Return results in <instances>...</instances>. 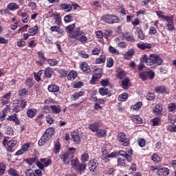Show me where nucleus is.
<instances>
[{
	"instance_id": "nucleus-16",
	"label": "nucleus",
	"mask_w": 176,
	"mask_h": 176,
	"mask_svg": "<svg viewBox=\"0 0 176 176\" xmlns=\"http://www.w3.org/2000/svg\"><path fill=\"white\" fill-rule=\"evenodd\" d=\"M60 151H61V144H60V139L58 138L54 142V153L58 155Z\"/></svg>"
},
{
	"instance_id": "nucleus-45",
	"label": "nucleus",
	"mask_w": 176,
	"mask_h": 176,
	"mask_svg": "<svg viewBox=\"0 0 176 176\" xmlns=\"http://www.w3.org/2000/svg\"><path fill=\"white\" fill-rule=\"evenodd\" d=\"M107 60V57L105 55H101L99 58H96L95 60L96 64H102V63H105Z\"/></svg>"
},
{
	"instance_id": "nucleus-36",
	"label": "nucleus",
	"mask_w": 176,
	"mask_h": 176,
	"mask_svg": "<svg viewBox=\"0 0 176 176\" xmlns=\"http://www.w3.org/2000/svg\"><path fill=\"white\" fill-rule=\"evenodd\" d=\"M44 115L42 113H40L37 116V117L34 119V121L38 124V126H42L43 124V118Z\"/></svg>"
},
{
	"instance_id": "nucleus-28",
	"label": "nucleus",
	"mask_w": 176,
	"mask_h": 176,
	"mask_svg": "<svg viewBox=\"0 0 176 176\" xmlns=\"http://www.w3.org/2000/svg\"><path fill=\"white\" fill-rule=\"evenodd\" d=\"M130 83V78H125L121 81V87L124 89L125 90H129V84Z\"/></svg>"
},
{
	"instance_id": "nucleus-26",
	"label": "nucleus",
	"mask_w": 176,
	"mask_h": 176,
	"mask_svg": "<svg viewBox=\"0 0 176 176\" xmlns=\"http://www.w3.org/2000/svg\"><path fill=\"white\" fill-rule=\"evenodd\" d=\"M135 54V51L134 49H131L127 51L126 53L124 54V60H131L133 58V56Z\"/></svg>"
},
{
	"instance_id": "nucleus-48",
	"label": "nucleus",
	"mask_w": 176,
	"mask_h": 176,
	"mask_svg": "<svg viewBox=\"0 0 176 176\" xmlns=\"http://www.w3.org/2000/svg\"><path fill=\"white\" fill-rule=\"evenodd\" d=\"M25 85L28 87L31 88L34 86V78H28L25 81Z\"/></svg>"
},
{
	"instance_id": "nucleus-61",
	"label": "nucleus",
	"mask_w": 176,
	"mask_h": 176,
	"mask_svg": "<svg viewBox=\"0 0 176 176\" xmlns=\"http://www.w3.org/2000/svg\"><path fill=\"white\" fill-rule=\"evenodd\" d=\"M109 52L111 53L112 54H119V50L116 49L112 45H109Z\"/></svg>"
},
{
	"instance_id": "nucleus-42",
	"label": "nucleus",
	"mask_w": 176,
	"mask_h": 176,
	"mask_svg": "<svg viewBox=\"0 0 176 176\" xmlns=\"http://www.w3.org/2000/svg\"><path fill=\"white\" fill-rule=\"evenodd\" d=\"M126 75H127V73H126V71L120 70L116 74V78H118V79H124V76H126Z\"/></svg>"
},
{
	"instance_id": "nucleus-5",
	"label": "nucleus",
	"mask_w": 176,
	"mask_h": 176,
	"mask_svg": "<svg viewBox=\"0 0 176 176\" xmlns=\"http://www.w3.org/2000/svg\"><path fill=\"white\" fill-rule=\"evenodd\" d=\"M102 21L107 24H119L120 23V18L113 14H106L102 16Z\"/></svg>"
},
{
	"instance_id": "nucleus-40",
	"label": "nucleus",
	"mask_w": 176,
	"mask_h": 176,
	"mask_svg": "<svg viewBox=\"0 0 176 176\" xmlns=\"http://www.w3.org/2000/svg\"><path fill=\"white\" fill-rule=\"evenodd\" d=\"M155 13L159 19H163L164 20H166V19L170 17V16L164 15L165 12L163 11L158 10L156 11Z\"/></svg>"
},
{
	"instance_id": "nucleus-10",
	"label": "nucleus",
	"mask_w": 176,
	"mask_h": 176,
	"mask_svg": "<svg viewBox=\"0 0 176 176\" xmlns=\"http://www.w3.org/2000/svg\"><path fill=\"white\" fill-rule=\"evenodd\" d=\"M174 16L173 15L169 16L168 19H166V30L168 31H175V27L174 26Z\"/></svg>"
},
{
	"instance_id": "nucleus-63",
	"label": "nucleus",
	"mask_w": 176,
	"mask_h": 176,
	"mask_svg": "<svg viewBox=\"0 0 176 176\" xmlns=\"http://www.w3.org/2000/svg\"><path fill=\"white\" fill-rule=\"evenodd\" d=\"M78 54L80 57H82V58H89V55L85 50L78 51Z\"/></svg>"
},
{
	"instance_id": "nucleus-33",
	"label": "nucleus",
	"mask_w": 176,
	"mask_h": 176,
	"mask_svg": "<svg viewBox=\"0 0 176 176\" xmlns=\"http://www.w3.org/2000/svg\"><path fill=\"white\" fill-rule=\"evenodd\" d=\"M44 75L45 76L49 79L53 76V69L50 67H47L44 70Z\"/></svg>"
},
{
	"instance_id": "nucleus-34",
	"label": "nucleus",
	"mask_w": 176,
	"mask_h": 176,
	"mask_svg": "<svg viewBox=\"0 0 176 176\" xmlns=\"http://www.w3.org/2000/svg\"><path fill=\"white\" fill-rule=\"evenodd\" d=\"M156 93H160V94H166L167 93V88L164 85H160L155 88Z\"/></svg>"
},
{
	"instance_id": "nucleus-31",
	"label": "nucleus",
	"mask_w": 176,
	"mask_h": 176,
	"mask_svg": "<svg viewBox=\"0 0 176 176\" xmlns=\"http://www.w3.org/2000/svg\"><path fill=\"white\" fill-rule=\"evenodd\" d=\"M131 120L133 123H137L138 124H142L144 123V120L140 116H132Z\"/></svg>"
},
{
	"instance_id": "nucleus-46",
	"label": "nucleus",
	"mask_w": 176,
	"mask_h": 176,
	"mask_svg": "<svg viewBox=\"0 0 176 176\" xmlns=\"http://www.w3.org/2000/svg\"><path fill=\"white\" fill-rule=\"evenodd\" d=\"M37 54L38 60H40L41 61H47V59L45 56V52L39 51L37 52Z\"/></svg>"
},
{
	"instance_id": "nucleus-37",
	"label": "nucleus",
	"mask_w": 176,
	"mask_h": 176,
	"mask_svg": "<svg viewBox=\"0 0 176 176\" xmlns=\"http://www.w3.org/2000/svg\"><path fill=\"white\" fill-rule=\"evenodd\" d=\"M151 160L154 162L155 163H160L162 162V158L157 155V153H154L151 156Z\"/></svg>"
},
{
	"instance_id": "nucleus-51",
	"label": "nucleus",
	"mask_w": 176,
	"mask_h": 176,
	"mask_svg": "<svg viewBox=\"0 0 176 176\" xmlns=\"http://www.w3.org/2000/svg\"><path fill=\"white\" fill-rule=\"evenodd\" d=\"M6 171V164L3 162L0 163V176H2L5 174Z\"/></svg>"
},
{
	"instance_id": "nucleus-62",
	"label": "nucleus",
	"mask_w": 176,
	"mask_h": 176,
	"mask_svg": "<svg viewBox=\"0 0 176 176\" xmlns=\"http://www.w3.org/2000/svg\"><path fill=\"white\" fill-rule=\"evenodd\" d=\"M21 16L23 23H27L30 20V16H28V14L25 12H23Z\"/></svg>"
},
{
	"instance_id": "nucleus-38",
	"label": "nucleus",
	"mask_w": 176,
	"mask_h": 176,
	"mask_svg": "<svg viewBox=\"0 0 176 176\" xmlns=\"http://www.w3.org/2000/svg\"><path fill=\"white\" fill-rule=\"evenodd\" d=\"M76 76H78V73L76 71L72 70L67 75V78L69 80H74Z\"/></svg>"
},
{
	"instance_id": "nucleus-7",
	"label": "nucleus",
	"mask_w": 176,
	"mask_h": 176,
	"mask_svg": "<svg viewBox=\"0 0 176 176\" xmlns=\"http://www.w3.org/2000/svg\"><path fill=\"white\" fill-rule=\"evenodd\" d=\"M27 100L21 99L20 100H16L15 102L12 104V111L15 112V113H19V112H21L23 109H25V107H27Z\"/></svg>"
},
{
	"instance_id": "nucleus-30",
	"label": "nucleus",
	"mask_w": 176,
	"mask_h": 176,
	"mask_svg": "<svg viewBox=\"0 0 176 176\" xmlns=\"http://www.w3.org/2000/svg\"><path fill=\"white\" fill-rule=\"evenodd\" d=\"M60 8L62 9V10H64V12H69L72 10V5L71 4H67V3H62L60 6Z\"/></svg>"
},
{
	"instance_id": "nucleus-12",
	"label": "nucleus",
	"mask_w": 176,
	"mask_h": 176,
	"mask_svg": "<svg viewBox=\"0 0 176 176\" xmlns=\"http://www.w3.org/2000/svg\"><path fill=\"white\" fill-rule=\"evenodd\" d=\"M163 112V104L159 103L155 105L153 109V113L155 114L156 116H160Z\"/></svg>"
},
{
	"instance_id": "nucleus-44",
	"label": "nucleus",
	"mask_w": 176,
	"mask_h": 176,
	"mask_svg": "<svg viewBox=\"0 0 176 176\" xmlns=\"http://www.w3.org/2000/svg\"><path fill=\"white\" fill-rule=\"evenodd\" d=\"M8 175H10V176H20V174H19V172L13 168H10L8 170Z\"/></svg>"
},
{
	"instance_id": "nucleus-21",
	"label": "nucleus",
	"mask_w": 176,
	"mask_h": 176,
	"mask_svg": "<svg viewBox=\"0 0 176 176\" xmlns=\"http://www.w3.org/2000/svg\"><path fill=\"white\" fill-rule=\"evenodd\" d=\"M107 131L105 129H100L96 131V133H95L96 137H98V138H104L107 137Z\"/></svg>"
},
{
	"instance_id": "nucleus-53",
	"label": "nucleus",
	"mask_w": 176,
	"mask_h": 176,
	"mask_svg": "<svg viewBox=\"0 0 176 176\" xmlns=\"http://www.w3.org/2000/svg\"><path fill=\"white\" fill-rule=\"evenodd\" d=\"M102 74V69L101 68H98L95 69V73L94 74V76L96 77L98 79H100L101 78Z\"/></svg>"
},
{
	"instance_id": "nucleus-52",
	"label": "nucleus",
	"mask_w": 176,
	"mask_h": 176,
	"mask_svg": "<svg viewBox=\"0 0 176 176\" xmlns=\"http://www.w3.org/2000/svg\"><path fill=\"white\" fill-rule=\"evenodd\" d=\"M54 17L57 25H61V16H60V14H54Z\"/></svg>"
},
{
	"instance_id": "nucleus-14",
	"label": "nucleus",
	"mask_w": 176,
	"mask_h": 176,
	"mask_svg": "<svg viewBox=\"0 0 176 176\" xmlns=\"http://www.w3.org/2000/svg\"><path fill=\"white\" fill-rule=\"evenodd\" d=\"M135 30V34L137 35L138 38L140 39V41H144L145 39V33H144L142 28H136Z\"/></svg>"
},
{
	"instance_id": "nucleus-56",
	"label": "nucleus",
	"mask_w": 176,
	"mask_h": 176,
	"mask_svg": "<svg viewBox=\"0 0 176 176\" xmlns=\"http://www.w3.org/2000/svg\"><path fill=\"white\" fill-rule=\"evenodd\" d=\"M118 166L120 167H124L126 166V160L123 158H118L117 160Z\"/></svg>"
},
{
	"instance_id": "nucleus-11",
	"label": "nucleus",
	"mask_w": 176,
	"mask_h": 176,
	"mask_svg": "<svg viewBox=\"0 0 176 176\" xmlns=\"http://www.w3.org/2000/svg\"><path fill=\"white\" fill-rule=\"evenodd\" d=\"M98 165H99V163L97 159L94 158L90 160L88 164L89 171H91V173H94V171H96V170L98 168Z\"/></svg>"
},
{
	"instance_id": "nucleus-50",
	"label": "nucleus",
	"mask_w": 176,
	"mask_h": 176,
	"mask_svg": "<svg viewBox=\"0 0 176 176\" xmlns=\"http://www.w3.org/2000/svg\"><path fill=\"white\" fill-rule=\"evenodd\" d=\"M98 93L100 96H107L109 93V90L106 87H100L98 89Z\"/></svg>"
},
{
	"instance_id": "nucleus-49",
	"label": "nucleus",
	"mask_w": 176,
	"mask_h": 176,
	"mask_svg": "<svg viewBox=\"0 0 176 176\" xmlns=\"http://www.w3.org/2000/svg\"><path fill=\"white\" fill-rule=\"evenodd\" d=\"M116 42H118V47L121 49H126L127 47V44L124 41H120V38H117Z\"/></svg>"
},
{
	"instance_id": "nucleus-18",
	"label": "nucleus",
	"mask_w": 176,
	"mask_h": 176,
	"mask_svg": "<svg viewBox=\"0 0 176 176\" xmlns=\"http://www.w3.org/2000/svg\"><path fill=\"white\" fill-rule=\"evenodd\" d=\"M100 127V122H94L89 124L88 129L93 133H97Z\"/></svg>"
},
{
	"instance_id": "nucleus-59",
	"label": "nucleus",
	"mask_w": 176,
	"mask_h": 176,
	"mask_svg": "<svg viewBox=\"0 0 176 176\" xmlns=\"http://www.w3.org/2000/svg\"><path fill=\"white\" fill-rule=\"evenodd\" d=\"M107 68H112V67H113V58L109 57L107 58Z\"/></svg>"
},
{
	"instance_id": "nucleus-39",
	"label": "nucleus",
	"mask_w": 176,
	"mask_h": 176,
	"mask_svg": "<svg viewBox=\"0 0 176 176\" xmlns=\"http://www.w3.org/2000/svg\"><path fill=\"white\" fill-rule=\"evenodd\" d=\"M89 159H90V155H89V153L85 152L81 155V162L86 163V162H89Z\"/></svg>"
},
{
	"instance_id": "nucleus-55",
	"label": "nucleus",
	"mask_w": 176,
	"mask_h": 176,
	"mask_svg": "<svg viewBox=\"0 0 176 176\" xmlns=\"http://www.w3.org/2000/svg\"><path fill=\"white\" fill-rule=\"evenodd\" d=\"M124 38L128 42H135V38H134V36L133 35L130 34H124Z\"/></svg>"
},
{
	"instance_id": "nucleus-43",
	"label": "nucleus",
	"mask_w": 176,
	"mask_h": 176,
	"mask_svg": "<svg viewBox=\"0 0 176 176\" xmlns=\"http://www.w3.org/2000/svg\"><path fill=\"white\" fill-rule=\"evenodd\" d=\"M131 24L133 26V30H136V28H141V27H137V25H140V24H141V21L138 18H135L133 21H132Z\"/></svg>"
},
{
	"instance_id": "nucleus-17",
	"label": "nucleus",
	"mask_w": 176,
	"mask_h": 176,
	"mask_svg": "<svg viewBox=\"0 0 176 176\" xmlns=\"http://www.w3.org/2000/svg\"><path fill=\"white\" fill-rule=\"evenodd\" d=\"M137 47L140 49V50H149L150 49H152V44L148 43H139L137 44Z\"/></svg>"
},
{
	"instance_id": "nucleus-6",
	"label": "nucleus",
	"mask_w": 176,
	"mask_h": 176,
	"mask_svg": "<svg viewBox=\"0 0 176 176\" xmlns=\"http://www.w3.org/2000/svg\"><path fill=\"white\" fill-rule=\"evenodd\" d=\"M2 145L6 148L7 152H14V147L17 145V140H8V137H4L2 141Z\"/></svg>"
},
{
	"instance_id": "nucleus-20",
	"label": "nucleus",
	"mask_w": 176,
	"mask_h": 176,
	"mask_svg": "<svg viewBox=\"0 0 176 176\" xmlns=\"http://www.w3.org/2000/svg\"><path fill=\"white\" fill-rule=\"evenodd\" d=\"M80 69L82 72H85V74H90L91 72V69H90V66L86 62H82L80 66Z\"/></svg>"
},
{
	"instance_id": "nucleus-2",
	"label": "nucleus",
	"mask_w": 176,
	"mask_h": 176,
	"mask_svg": "<svg viewBox=\"0 0 176 176\" xmlns=\"http://www.w3.org/2000/svg\"><path fill=\"white\" fill-rule=\"evenodd\" d=\"M75 23H72L65 27V32H67L68 35V38L69 39H78L79 36H82V35H85V32L83 31H80V28H76Z\"/></svg>"
},
{
	"instance_id": "nucleus-19",
	"label": "nucleus",
	"mask_w": 176,
	"mask_h": 176,
	"mask_svg": "<svg viewBox=\"0 0 176 176\" xmlns=\"http://www.w3.org/2000/svg\"><path fill=\"white\" fill-rule=\"evenodd\" d=\"M157 174L160 176H167L170 174V170L167 168H158Z\"/></svg>"
},
{
	"instance_id": "nucleus-13",
	"label": "nucleus",
	"mask_w": 176,
	"mask_h": 176,
	"mask_svg": "<svg viewBox=\"0 0 176 176\" xmlns=\"http://www.w3.org/2000/svg\"><path fill=\"white\" fill-rule=\"evenodd\" d=\"M86 168H87V164H86V162H80L74 170H76V171H78L80 174H82V173L86 171Z\"/></svg>"
},
{
	"instance_id": "nucleus-32",
	"label": "nucleus",
	"mask_w": 176,
	"mask_h": 176,
	"mask_svg": "<svg viewBox=\"0 0 176 176\" xmlns=\"http://www.w3.org/2000/svg\"><path fill=\"white\" fill-rule=\"evenodd\" d=\"M83 96H85V91H83L76 92L72 95V99L76 101V100H79V98H80V97H83Z\"/></svg>"
},
{
	"instance_id": "nucleus-54",
	"label": "nucleus",
	"mask_w": 176,
	"mask_h": 176,
	"mask_svg": "<svg viewBox=\"0 0 176 176\" xmlns=\"http://www.w3.org/2000/svg\"><path fill=\"white\" fill-rule=\"evenodd\" d=\"M47 63L50 65L51 67H54L55 65H57L58 64V61L56 59H47Z\"/></svg>"
},
{
	"instance_id": "nucleus-8",
	"label": "nucleus",
	"mask_w": 176,
	"mask_h": 176,
	"mask_svg": "<svg viewBox=\"0 0 176 176\" xmlns=\"http://www.w3.org/2000/svg\"><path fill=\"white\" fill-rule=\"evenodd\" d=\"M155 72L153 70H148V71H143L139 73L138 78L141 79V80H153L155 78Z\"/></svg>"
},
{
	"instance_id": "nucleus-15",
	"label": "nucleus",
	"mask_w": 176,
	"mask_h": 176,
	"mask_svg": "<svg viewBox=\"0 0 176 176\" xmlns=\"http://www.w3.org/2000/svg\"><path fill=\"white\" fill-rule=\"evenodd\" d=\"M70 160L72 167L75 170L77 168L78 165L80 164V161H79L78 157H75V155H72Z\"/></svg>"
},
{
	"instance_id": "nucleus-35",
	"label": "nucleus",
	"mask_w": 176,
	"mask_h": 176,
	"mask_svg": "<svg viewBox=\"0 0 176 176\" xmlns=\"http://www.w3.org/2000/svg\"><path fill=\"white\" fill-rule=\"evenodd\" d=\"M39 32V29L38 28V26L35 25L33 28H31L28 30V33L30 34V36H34V35H36Z\"/></svg>"
},
{
	"instance_id": "nucleus-24",
	"label": "nucleus",
	"mask_w": 176,
	"mask_h": 176,
	"mask_svg": "<svg viewBox=\"0 0 176 176\" xmlns=\"http://www.w3.org/2000/svg\"><path fill=\"white\" fill-rule=\"evenodd\" d=\"M47 90L50 93H58L60 91V87L55 84H51L47 87Z\"/></svg>"
},
{
	"instance_id": "nucleus-27",
	"label": "nucleus",
	"mask_w": 176,
	"mask_h": 176,
	"mask_svg": "<svg viewBox=\"0 0 176 176\" xmlns=\"http://www.w3.org/2000/svg\"><path fill=\"white\" fill-rule=\"evenodd\" d=\"M71 137L74 144H76V145H79V144H80V136H79V134H78V133H74L71 134Z\"/></svg>"
},
{
	"instance_id": "nucleus-3",
	"label": "nucleus",
	"mask_w": 176,
	"mask_h": 176,
	"mask_svg": "<svg viewBox=\"0 0 176 176\" xmlns=\"http://www.w3.org/2000/svg\"><path fill=\"white\" fill-rule=\"evenodd\" d=\"M76 153V148L69 147L67 151H62L59 155V158L62 160L63 164H69L71 157Z\"/></svg>"
},
{
	"instance_id": "nucleus-47",
	"label": "nucleus",
	"mask_w": 176,
	"mask_h": 176,
	"mask_svg": "<svg viewBox=\"0 0 176 176\" xmlns=\"http://www.w3.org/2000/svg\"><path fill=\"white\" fill-rule=\"evenodd\" d=\"M141 107H142V102H138L135 104L132 105L131 108L133 109V111H140Z\"/></svg>"
},
{
	"instance_id": "nucleus-60",
	"label": "nucleus",
	"mask_w": 176,
	"mask_h": 176,
	"mask_svg": "<svg viewBox=\"0 0 176 176\" xmlns=\"http://www.w3.org/2000/svg\"><path fill=\"white\" fill-rule=\"evenodd\" d=\"M25 162L28 163V164H29V166H32L34 163L36 162V157L27 158Z\"/></svg>"
},
{
	"instance_id": "nucleus-58",
	"label": "nucleus",
	"mask_w": 176,
	"mask_h": 176,
	"mask_svg": "<svg viewBox=\"0 0 176 176\" xmlns=\"http://www.w3.org/2000/svg\"><path fill=\"white\" fill-rule=\"evenodd\" d=\"M72 19H74V15H72V14H69L64 16V21L65 23H71Z\"/></svg>"
},
{
	"instance_id": "nucleus-23",
	"label": "nucleus",
	"mask_w": 176,
	"mask_h": 176,
	"mask_svg": "<svg viewBox=\"0 0 176 176\" xmlns=\"http://www.w3.org/2000/svg\"><path fill=\"white\" fill-rule=\"evenodd\" d=\"M38 112V110L36 109H28L26 111V115L28 118H30V119H32L35 118L36 116V113Z\"/></svg>"
},
{
	"instance_id": "nucleus-64",
	"label": "nucleus",
	"mask_w": 176,
	"mask_h": 176,
	"mask_svg": "<svg viewBox=\"0 0 176 176\" xmlns=\"http://www.w3.org/2000/svg\"><path fill=\"white\" fill-rule=\"evenodd\" d=\"M101 86H103L104 87H107L111 85L109 82V80L108 79H104L100 81Z\"/></svg>"
},
{
	"instance_id": "nucleus-22",
	"label": "nucleus",
	"mask_w": 176,
	"mask_h": 176,
	"mask_svg": "<svg viewBox=\"0 0 176 176\" xmlns=\"http://www.w3.org/2000/svg\"><path fill=\"white\" fill-rule=\"evenodd\" d=\"M7 120H9L10 122H14L15 123V124H17V125H19V124H20V123H21L20 122V120L17 117V114H16V113L9 116L8 118H7Z\"/></svg>"
},
{
	"instance_id": "nucleus-57",
	"label": "nucleus",
	"mask_w": 176,
	"mask_h": 176,
	"mask_svg": "<svg viewBox=\"0 0 176 176\" xmlns=\"http://www.w3.org/2000/svg\"><path fill=\"white\" fill-rule=\"evenodd\" d=\"M166 129L170 133H176V125L174 124L168 125Z\"/></svg>"
},
{
	"instance_id": "nucleus-25",
	"label": "nucleus",
	"mask_w": 176,
	"mask_h": 176,
	"mask_svg": "<svg viewBox=\"0 0 176 176\" xmlns=\"http://www.w3.org/2000/svg\"><path fill=\"white\" fill-rule=\"evenodd\" d=\"M52 111V113L54 115H58L61 112V107L60 105L52 104L50 107Z\"/></svg>"
},
{
	"instance_id": "nucleus-29",
	"label": "nucleus",
	"mask_w": 176,
	"mask_h": 176,
	"mask_svg": "<svg viewBox=\"0 0 176 176\" xmlns=\"http://www.w3.org/2000/svg\"><path fill=\"white\" fill-rule=\"evenodd\" d=\"M8 9H9L11 12H15V10H17V9H19V4L12 2L7 5Z\"/></svg>"
},
{
	"instance_id": "nucleus-9",
	"label": "nucleus",
	"mask_w": 176,
	"mask_h": 176,
	"mask_svg": "<svg viewBox=\"0 0 176 176\" xmlns=\"http://www.w3.org/2000/svg\"><path fill=\"white\" fill-rule=\"evenodd\" d=\"M117 140L122 146H130V139L127 138V135L124 132L118 133Z\"/></svg>"
},
{
	"instance_id": "nucleus-41",
	"label": "nucleus",
	"mask_w": 176,
	"mask_h": 176,
	"mask_svg": "<svg viewBox=\"0 0 176 176\" xmlns=\"http://www.w3.org/2000/svg\"><path fill=\"white\" fill-rule=\"evenodd\" d=\"M40 162L43 163L45 167H49L52 164V159L41 158L40 159Z\"/></svg>"
},
{
	"instance_id": "nucleus-4",
	"label": "nucleus",
	"mask_w": 176,
	"mask_h": 176,
	"mask_svg": "<svg viewBox=\"0 0 176 176\" xmlns=\"http://www.w3.org/2000/svg\"><path fill=\"white\" fill-rule=\"evenodd\" d=\"M54 134V129L53 127H49L48 129H47L38 140V146H43V145H45L46 142H49V141H50V140L53 138Z\"/></svg>"
},
{
	"instance_id": "nucleus-1",
	"label": "nucleus",
	"mask_w": 176,
	"mask_h": 176,
	"mask_svg": "<svg viewBox=\"0 0 176 176\" xmlns=\"http://www.w3.org/2000/svg\"><path fill=\"white\" fill-rule=\"evenodd\" d=\"M145 64L151 68H156L163 64V58L157 54H151L148 56L144 54L140 59V63L138 66V71H142L145 68Z\"/></svg>"
}]
</instances>
